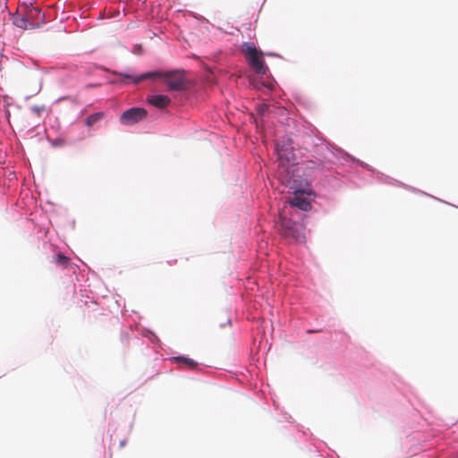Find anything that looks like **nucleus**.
Masks as SVG:
<instances>
[{"instance_id": "nucleus-1", "label": "nucleus", "mask_w": 458, "mask_h": 458, "mask_svg": "<svg viewBox=\"0 0 458 458\" xmlns=\"http://www.w3.org/2000/svg\"><path fill=\"white\" fill-rule=\"evenodd\" d=\"M115 74L122 78L121 81L123 82H124L125 79H129L131 80L134 84H138L146 79L163 77L165 78V83L170 90L182 91L186 89L188 86V79L186 78L183 71H174L166 73L149 72L140 76H133L131 74L123 72H115Z\"/></svg>"}, {"instance_id": "nucleus-2", "label": "nucleus", "mask_w": 458, "mask_h": 458, "mask_svg": "<svg viewBox=\"0 0 458 458\" xmlns=\"http://www.w3.org/2000/svg\"><path fill=\"white\" fill-rule=\"evenodd\" d=\"M280 233L288 239H292L296 242H305L304 226L301 224L293 222L292 219L283 216L279 217Z\"/></svg>"}, {"instance_id": "nucleus-3", "label": "nucleus", "mask_w": 458, "mask_h": 458, "mask_svg": "<svg viewBox=\"0 0 458 458\" xmlns=\"http://www.w3.org/2000/svg\"><path fill=\"white\" fill-rule=\"evenodd\" d=\"M249 65L251 69L259 75H263L268 70L263 59L262 52L257 50L255 47L248 46L245 49Z\"/></svg>"}, {"instance_id": "nucleus-4", "label": "nucleus", "mask_w": 458, "mask_h": 458, "mask_svg": "<svg viewBox=\"0 0 458 458\" xmlns=\"http://www.w3.org/2000/svg\"><path fill=\"white\" fill-rule=\"evenodd\" d=\"M148 112L142 107H132L120 115V123L123 125H133L147 117Z\"/></svg>"}, {"instance_id": "nucleus-5", "label": "nucleus", "mask_w": 458, "mask_h": 458, "mask_svg": "<svg viewBox=\"0 0 458 458\" xmlns=\"http://www.w3.org/2000/svg\"><path fill=\"white\" fill-rule=\"evenodd\" d=\"M304 165L305 170L322 172L323 170L328 168L329 162L321 158H316L315 160L310 159L306 161Z\"/></svg>"}, {"instance_id": "nucleus-6", "label": "nucleus", "mask_w": 458, "mask_h": 458, "mask_svg": "<svg viewBox=\"0 0 458 458\" xmlns=\"http://www.w3.org/2000/svg\"><path fill=\"white\" fill-rule=\"evenodd\" d=\"M148 102L157 108H164L170 104L171 100L165 95H152L148 98Z\"/></svg>"}, {"instance_id": "nucleus-7", "label": "nucleus", "mask_w": 458, "mask_h": 458, "mask_svg": "<svg viewBox=\"0 0 458 458\" xmlns=\"http://www.w3.org/2000/svg\"><path fill=\"white\" fill-rule=\"evenodd\" d=\"M289 203L292 207L297 208L303 211H308L311 208V204L310 201L300 196H294L290 199Z\"/></svg>"}, {"instance_id": "nucleus-8", "label": "nucleus", "mask_w": 458, "mask_h": 458, "mask_svg": "<svg viewBox=\"0 0 458 458\" xmlns=\"http://www.w3.org/2000/svg\"><path fill=\"white\" fill-rule=\"evenodd\" d=\"M13 24L21 29L29 30L33 29L35 25L29 21V18L26 16H17L13 19Z\"/></svg>"}, {"instance_id": "nucleus-9", "label": "nucleus", "mask_w": 458, "mask_h": 458, "mask_svg": "<svg viewBox=\"0 0 458 458\" xmlns=\"http://www.w3.org/2000/svg\"><path fill=\"white\" fill-rule=\"evenodd\" d=\"M278 159L280 161V164L282 165H285V163H290L292 157H293V154L292 151H289L288 149H283L280 148L279 146H276Z\"/></svg>"}, {"instance_id": "nucleus-10", "label": "nucleus", "mask_w": 458, "mask_h": 458, "mask_svg": "<svg viewBox=\"0 0 458 458\" xmlns=\"http://www.w3.org/2000/svg\"><path fill=\"white\" fill-rule=\"evenodd\" d=\"M105 116L104 112H98L95 114H90L86 119V124L89 127L93 126L95 123H97L98 121H100Z\"/></svg>"}, {"instance_id": "nucleus-11", "label": "nucleus", "mask_w": 458, "mask_h": 458, "mask_svg": "<svg viewBox=\"0 0 458 458\" xmlns=\"http://www.w3.org/2000/svg\"><path fill=\"white\" fill-rule=\"evenodd\" d=\"M174 359L176 362L182 363L189 369H194L197 366L196 361H194L192 359L184 356H178L174 357Z\"/></svg>"}, {"instance_id": "nucleus-12", "label": "nucleus", "mask_w": 458, "mask_h": 458, "mask_svg": "<svg viewBox=\"0 0 458 458\" xmlns=\"http://www.w3.org/2000/svg\"><path fill=\"white\" fill-rule=\"evenodd\" d=\"M42 15L41 10L38 7H31L28 13L27 17L30 19H39Z\"/></svg>"}, {"instance_id": "nucleus-13", "label": "nucleus", "mask_w": 458, "mask_h": 458, "mask_svg": "<svg viewBox=\"0 0 458 458\" xmlns=\"http://www.w3.org/2000/svg\"><path fill=\"white\" fill-rule=\"evenodd\" d=\"M55 261L58 265H61L63 267H67L69 261H70V259L66 256H64L63 253H58L56 255V258H55Z\"/></svg>"}, {"instance_id": "nucleus-14", "label": "nucleus", "mask_w": 458, "mask_h": 458, "mask_svg": "<svg viewBox=\"0 0 458 458\" xmlns=\"http://www.w3.org/2000/svg\"><path fill=\"white\" fill-rule=\"evenodd\" d=\"M302 147L304 148H309L310 146V141H312V137L310 134H304L301 136Z\"/></svg>"}, {"instance_id": "nucleus-15", "label": "nucleus", "mask_w": 458, "mask_h": 458, "mask_svg": "<svg viewBox=\"0 0 458 458\" xmlns=\"http://www.w3.org/2000/svg\"><path fill=\"white\" fill-rule=\"evenodd\" d=\"M125 444H126V441H125V440H123V441H121V442H120V445H121L122 447H123V446H124V445H125Z\"/></svg>"}, {"instance_id": "nucleus-16", "label": "nucleus", "mask_w": 458, "mask_h": 458, "mask_svg": "<svg viewBox=\"0 0 458 458\" xmlns=\"http://www.w3.org/2000/svg\"><path fill=\"white\" fill-rule=\"evenodd\" d=\"M293 165H294V164L293 163V165L289 167V168H291V169L293 170V172H294V171H295V168H293ZM296 170H299V168H296Z\"/></svg>"}, {"instance_id": "nucleus-17", "label": "nucleus", "mask_w": 458, "mask_h": 458, "mask_svg": "<svg viewBox=\"0 0 458 458\" xmlns=\"http://www.w3.org/2000/svg\"><path fill=\"white\" fill-rule=\"evenodd\" d=\"M34 110L38 114V113H39V111H40V108H38V107H34Z\"/></svg>"}]
</instances>
